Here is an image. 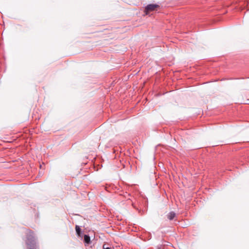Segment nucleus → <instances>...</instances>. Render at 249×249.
Returning <instances> with one entry per match:
<instances>
[{"mask_svg": "<svg viewBox=\"0 0 249 249\" xmlns=\"http://www.w3.org/2000/svg\"><path fill=\"white\" fill-rule=\"evenodd\" d=\"M160 7V5L157 4H148L145 8V12L146 14L148 13L157 10V9Z\"/></svg>", "mask_w": 249, "mask_h": 249, "instance_id": "2", "label": "nucleus"}, {"mask_svg": "<svg viewBox=\"0 0 249 249\" xmlns=\"http://www.w3.org/2000/svg\"><path fill=\"white\" fill-rule=\"evenodd\" d=\"M84 239V242L86 244L89 245V244H90V243H91L90 238V237L88 235H86V234L85 235Z\"/></svg>", "mask_w": 249, "mask_h": 249, "instance_id": "3", "label": "nucleus"}, {"mask_svg": "<svg viewBox=\"0 0 249 249\" xmlns=\"http://www.w3.org/2000/svg\"><path fill=\"white\" fill-rule=\"evenodd\" d=\"M26 239L25 240L27 249H37L36 241L34 232L30 230H26Z\"/></svg>", "mask_w": 249, "mask_h": 249, "instance_id": "1", "label": "nucleus"}, {"mask_svg": "<svg viewBox=\"0 0 249 249\" xmlns=\"http://www.w3.org/2000/svg\"><path fill=\"white\" fill-rule=\"evenodd\" d=\"M175 216L176 213L173 212H171L168 214L167 217L169 220H171L174 218Z\"/></svg>", "mask_w": 249, "mask_h": 249, "instance_id": "4", "label": "nucleus"}, {"mask_svg": "<svg viewBox=\"0 0 249 249\" xmlns=\"http://www.w3.org/2000/svg\"><path fill=\"white\" fill-rule=\"evenodd\" d=\"M75 230H76L77 234L78 235H80V234L81 233V229H80V227L79 226L76 225L75 227Z\"/></svg>", "mask_w": 249, "mask_h": 249, "instance_id": "5", "label": "nucleus"}, {"mask_svg": "<svg viewBox=\"0 0 249 249\" xmlns=\"http://www.w3.org/2000/svg\"><path fill=\"white\" fill-rule=\"evenodd\" d=\"M103 248L104 249H110L108 247H107V248H105V246H103Z\"/></svg>", "mask_w": 249, "mask_h": 249, "instance_id": "6", "label": "nucleus"}]
</instances>
